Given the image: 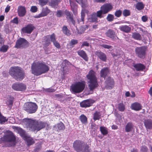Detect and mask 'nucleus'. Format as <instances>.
<instances>
[{
  "instance_id": "f257e3e1",
  "label": "nucleus",
  "mask_w": 152,
  "mask_h": 152,
  "mask_svg": "<svg viewBox=\"0 0 152 152\" xmlns=\"http://www.w3.org/2000/svg\"><path fill=\"white\" fill-rule=\"evenodd\" d=\"M32 73L36 76L47 73L49 69V66L45 63L38 61L34 62L31 66Z\"/></svg>"
},
{
  "instance_id": "f03ea898",
  "label": "nucleus",
  "mask_w": 152,
  "mask_h": 152,
  "mask_svg": "<svg viewBox=\"0 0 152 152\" xmlns=\"http://www.w3.org/2000/svg\"><path fill=\"white\" fill-rule=\"evenodd\" d=\"M47 123L40 121L28 119L27 121V127L31 130L39 131L44 128Z\"/></svg>"
},
{
  "instance_id": "7ed1b4c3",
  "label": "nucleus",
  "mask_w": 152,
  "mask_h": 152,
  "mask_svg": "<svg viewBox=\"0 0 152 152\" xmlns=\"http://www.w3.org/2000/svg\"><path fill=\"white\" fill-rule=\"evenodd\" d=\"M86 77L88 84V86L89 89L90 91H93L99 86L96 73L94 70H91L87 75Z\"/></svg>"
},
{
  "instance_id": "20e7f679",
  "label": "nucleus",
  "mask_w": 152,
  "mask_h": 152,
  "mask_svg": "<svg viewBox=\"0 0 152 152\" xmlns=\"http://www.w3.org/2000/svg\"><path fill=\"white\" fill-rule=\"evenodd\" d=\"M9 74L18 81L22 80L25 77V73L23 70L18 66L11 67L10 70Z\"/></svg>"
},
{
  "instance_id": "39448f33",
  "label": "nucleus",
  "mask_w": 152,
  "mask_h": 152,
  "mask_svg": "<svg viewBox=\"0 0 152 152\" xmlns=\"http://www.w3.org/2000/svg\"><path fill=\"white\" fill-rule=\"evenodd\" d=\"M37 109L38 106L36 104L31 102L25 103L23 106V110L30 114L35 113Z\"/></svg>"
},
{
  "instance_id": "423d86ee",
  "label": "nucleus",
  "mask_w": 152,
  "mask_h": 152,
  "mask_svg": "<svg viewBox=\"0 0 152 152\" xmlns=\"http://www.w3.org/2000/svg\"><path fill=\"white\" fill-rule=\"evenodd\" d=\"M113 6L110 4H104L101 7V10L97 11L98 16L99 18H101L104 17V14L108 13L112 10Z\"/></svg>"
},
{
  "instance_id": "0eeeda50",
  "label": "nucleus",
  "mask_w": 152,
  "mask_h": 152,
  "mask_svg": "<svg viewBox=\"0 0 152 152\" xmlns=\"http://www.w3.org/2000/svg\"><path fill=\"white\" fill-rule=\"evenodd\" d=\"M85 87V83L84 81L78 82L71 87L72 91L75 93H80L82 92Z\"/></svg>"
},
{
  "instance_id": "6e6552de",
  "label": "nucleus",
  "mask_w": 152,
  "mask_h": 152,
  "mask_svg": "<svg viewBox=\"0 0 152 152\" xmlns=\"http://www.w3.org/2000/svg\"><path fill=\"white\" fill-rule=\"evenodd\" d=\"M15 141V136L13 132H11L0 139V143H2L3 142L14 143Z\"/></svg>"
},
{
  "instance_id": "1a4fd4ad",
  "label": "nucleus",
  "mask_w": 152,
  "mask_h": 152,
  "mask_svg": "<svg viewBox=\"0 0 152 152\" xmlns=\"http://www.w3.org/2000/svg\"><path fill=\"white\" fill-rule=\"evenodd\" d=\"M147 49V47L145 46L136 47L135 48L136 56L141 59H144L145 57Z\"/></svg>"
},
{
  "instance_id": "9d476101",
  "label": "nucleus",
  "mask_w": 152,
  "mask_h": 152,
  "mask_svg": "<svg viewBox=\"0 0 152 152\" xmlns=\"http://www.w3.org/2000/svg\"><path fill=\"white\" fill-rule=\"evenodd\" d=\"M29 46V43L24 38H20L17 40L15 47L17 48L23 49Z\"/></svg>"
},
{
  "instance_id": "9b49d317",
  "label": "nucleus",
  "mask_w": 152,
  "mask_h": 152,
  "mask_svg": "<svg viewBox=\"0 0 152 152\" xmlns=\"http://www.w3.org/2000/svg\"><path fill=\"white\" fill-rule=\"evenodd\" d=\"M128 65L129 66H133L137 71H143L145 69V66L141 63L135 64L131 60L128 61Z\"/></svg>"
},
{
  "instance_id": "f8f14e48",
  "label": "nucleus",
  "mask_w": 152,
  "mask_h": 152,
  "mask_svg": "<svg viewBox=\"0 0 152 152\" xmlns=\"http://www.w3.org/2000/svg\"><path fill=\"white\" fill-rule=\"evenodd\" d=\"M84 145V142L80 140H75L73 143V146L77 152H82Z\"/></svg>"
},
{
  "instance_id": "ddd939ff",
  "label": "nucleus",
  "mask_w": 152,
  "mask_h": 152,
  "mask_svg": "<svg viewBox=\"0 0 152 152\" xmlns=\"http://www.w3.org/2000/svg\"><path fill=\"white\" fill-rule=\"evenodd\" d=\"M114 82L113 79L109 77L105 81V87L107 89H111L114 86Z\"/></svg>"
},
{
  "instance_id": "4468645a",
  "label": "nucleus",
  "mask_w": 152,
  "mask_h": 152,
  "mask_svg": "<svg viewBox=\"0 0 152 152\" xmlns=\"http://www.w3.org/2000/svg\"><path fill=\"white\" fill-rule=\"evenodd\" d=\"M12 88L16 91H23L26 89V86L24 84L15 83L12 84Z\"/></svg>"
},
{
  "instance_id": "2eb2a0df",
  "label": "nucleus",
  "mask_w": 152,
  "mask_h": 152,
  "mask_svg": "<svg viewBox=\"0 0 152 152\" xmlns=\"http://www.w3.org/2000/svg\"><path fill=\"white\" fill-rule=\"evenodd\" d=\"M105 35L107 37L110 38L113 40H115L117 39H118L117 36V34L114 30L109 29L105 33Z\"/></svg>"
},
{
  "instance_id": "dca6fc26",
  "label": "nucleus",
  "mask_w": 152,
  "mask_h": 152,
  "mask_svg": "<svg viewBox=\"0 0 152 152\" xmlns=\"http://www.w3.org/2000/svg\"><path fill=\"white\" fill-rule=\"evenodd\" d=\"M34 28L35 27L33 25L29 24L23 28L21 29V32L23 33L30 34Z\"/></svg>"
},
{
  "instance_id": "f3484780",
  "label": "nucleus",
  "mask_w": 152,
  "mask_h": 152,
  "mask_svg": "<svg viewBox=\"0 0 152 152\" xmlns=\"http://www.w3.org/2000/svg\"><path fill=\"white\" fill-rule=\"evenodd\" d=\"M95 53L97 57L99 58L102 61L104 62L106 61L107 57L104 53L100 50H98L96 51Z\"/></svg>"
},
{
  "instance_id": "a211bd4d",
  "label": "nucleus",
  "mask_w": 152,
  "mask_h": 152,
  "mask_svg": "<svg viewBox=\"0 0 152 152\" xmlns=\"http://www.w3.org/2000/svg\"><path fill=\"white\" fill-rule=\"evenodd\" d=\"M50 10L47 7L43 8L42 10L41 13L38 15L35 16V18H39L46 16L50 13Z\"/></svg>"
},
{
  "instance_id": "6ab92c4d",
  "label": "nucleus",
  "mask_w": 152,
  "mask_h": 152,
  "mask_svg": "<svg viewBox=\"0 0 152 152\" xmlns=\"http://www.w3.org/2000/svg\"><path fill=\"white\" fill-rule=\"evenodd\" d=\"M97 17L99 18L98 16L97 11L96 13L94 12L92 13L88 18L89 21L91 22L97 23L98 22Z\"/></svg>"
},
{
  "instance_id": "aec40b11",
  "label": "nucleus",
  "mask_w": 152,
  "mask_h": 152,
  "mask_svg": "<svg viewBox=\"0 0 152 152\" xmlns=\"http://www.w3.org/2000/svg\"><path fill=\"white\" fill-rule=\"evenodd\" d=\"M93 103L92 100L87 99L80 102V105L82 107L86 108L91 106Z\"/></svg>"
},
{
  "instance_id": "412c9836",
  "label": "nucleus",
  "mask_w": 152,
  "mask_h": 152,
  "mask_svg": "<svg viewBox=\"0 0 152 152\" xmlns=\"http://www.w3.org/2000/svg\"><path fill=\"white\" fill-rule=\"evenodd\" d=\"M110 71L108 68L105 67L102 69L100 72V76L104 79L109 73Z\"/></svg>"
},
{
  "instance_id": "4be33fe9",
  "label": "nucleus",
  "mask_w": 152,
  "mask_h": 152,
  "mask_svg": "<svg viewBox=\"0 0 152 152\" xmlns=\"http://www.w3.org/2000/svg\"><path fill=\"white\" fill-rule=\"evenodd\" d=\"M131 107L133 110L138 111L142 109V106L140 104L135 102L132 104Z\"/></svg>"
},
{
  "instance_id": "5701e85b",
  "label": "nucleus",
  "mask_w": 152,
  "mask_h": 152,
  "mask_svg": "<svg viewBox=\"0 0 152 152\" xmlns=\"http://www.w3.org/2000/svg\"><path fill=\"white\" fill-rule=\"evenodd\" d=\"M78 54L82 57L86 61H88V58L87 55L85 51L84 50H79L77 51Z\"/></svg>"
},
{
  "instance_id": "b1692460",
  "label": "nucleus",
  "mask_w": 152,
  "mask_h": 152,
  "mask_svg": "<svg viewBox=\"0 0 152 152\" xmlns=\"http://www.w3.org/2000/svg\"><path fill=\"white\" fill-rule=\"evenodd\" d=\"M70 4L73 13L75 15H76L77 13V5L74 2L71 1H70Z\"/></svg>"
},
{
  "instance_id": "393cba45",
  "label": "nucleus",
  "mask_w": 152,
  "mask_h": 152,
  "mask_svg": "<svg viewBox=\"0 0 152 152\" xmlns=\"http://www.w3.org/2000/svg\"><path fill=\"white\" fill-rule=\"evenodd\" d=\"M18 12L19 16H24L26 12L25 7L22 6L19 7L18 8Z\"/></svg>"
},
{
  "instance_id": "a878e982",
  "label": "nucleus",
  "mask_w": 152,
  "mask_h": 152,
  "mask_svg": "<svg viewBox=\"0 0 152 152\" xmlns=\"http://www.w3.org/2000/svg\"><path fill=\"white\" fill-rule=\"evenodd\" d=\"M144 124L146 129H152V120L151 119H145L144 121Z\"/></svg>"
},
{
  "instance_id": "bb28decb",
  "label": "nucleus",
  "mask_w": 152,
  "mask_h": 152,
  "mask_svg": "<svg viewBox=\"0 0 152 152\" xmlns=\"http://www.w3.org/2000/svg\"><path fill=\"white\" fill-rule=\"evenodd\" d=\"M135 8L138 11H140L143 10L145 7V5L142 2H137L134 4Z\"/></svg>"
},
{
  "instance_id": "cd10ccee",
  "label": "nucleus",
  "mask_w": 152,
  "mask_h": 152,
  "mask_svg": "<svg viewBox=\"0 0 152 152\" xmlns=\"http://www.w3.org/2000/svg\"><path fill=\"white\" fill-rule=\"evenodd\" d=\"M54 129L56 130L57 131L60 130H63L65 129V127L63 123L61 122L54 126Z\"/></svg>"
},
{
  "instance_id": "c85d7f7f",
  "label": "nucleus",
  "mask_w": 152,
  "mask_h": 152,
  "mask_svg": "<svg viewBox=\"0 0 152 152\" xmlns=\"http://www.w3.org/2000/svg\"><path fill=\"white\" fill-rule=\"evenodd\" d=\"M120 30L126 33H129L131 30V28L129 26L125 25L120 26L119 28Z\"/></svg>"
},
{
  "instance_id": "c756f323",
  "label": "nucleus",
  "mask_w": 152,
  "mask_h": 152,
  "mask_svg": "<svg viewBox=\"0 0 152 152\" xmlns=\"http://www.w3.org/2000/svg\"><path fill=\"white\" fill-rule=\"evenodd\" d=\"M134 125L132 122H128L125 126L126 132H128L132 131L133 129Z\"/></svg>"
},
{
  "instance_id": "7c9ffc66",
  "label": "nucleus",
  "mask_w": 152,
  "mask_h": 152,
  "mask_svg": "<svg viewBox=\"0 0 152 152\" xmlns=\"http://www.w3.org/2000/svg\"><path fill=\"white\" fill-rule=\"evenodd\" d=\"M16 129L17 130L18 133L24 139L27 137V135L26 134L25 132L22 129L20 128L17 127Z\"/></svg>"
},
{
  "instance_id": "2f4dec72",
  "label": "nucleus",
  "mask_w": 152,
  "mask_h": 152,
  "mask_svg": "<svg viewBox=\"0 0 152 152\" xmlns=\"http://www.w3.org/2000/svg\"><path fill=\"white\" fill-rule=\"evenodd\" d=\"M132 37L137 40H140L142 39L141 35L138 33L133 32L132 34Z\"/></svg>"
},
{
  "instance_id": "473e14b6",
  "label": "nucleus",
  "mask_w": 152,
  "mask_h": 152,
  "mask_svg": "<svg viewBox=\"0 0 152 152\" xmlns=\"http://www.w3.org/2000/svg\"><path fill=\"white\" fill-rule=\"evenodd\" d=\"M100 130L101 133L104 136L107 135L108 133L107 129L103 126H101L100 127Z\"/></svg>"
},
{
  "instance_id": "72a5a7b5",
  "label": "nucleus",
  "mask_w": 152,
  "mask_h": 152,
  "mask_svg": "<svg viewBox=\"0 0 152 152\" xmlns=\"http://www.w3.org/2000/svg\"><path fill=\"white\" fill-rule=\"evenodd\" d=\"M54 96V97L56 98L58 100L61 102H63L65 100L64 96L62 94H55Z\"/></svg>"
},
{
  "instance_id": "f704fd0d",
  "label": "nucleus",
  "mask_w": 152,
  "mask_h": 152,
  "mask_svg": "<svg viewBox=\"0 0 152 152\" xmlns=\"http://www.w3.org/2000/svg\"><path fill=\"white\" fill-rule=\"evenodd\" d=\"M62 31L63 33L67 36H69L71 34L70 30L68 29L66 26H65L63 27Z\"/></svg>"
},
{
  "instance_id": "c9c22d12",
  "label": "nucleus",
  "mask_w": 152,
  "mask_h": 152,
  "mask_svg": "<svg viewBox=\"0 0 152 152\" xmlns=\"http://www.w3.org/2000/svg\"><path fill=\"white\" fill-rule=\"evenodd\" d=\"M79 119L83 124H86L87 123V118L84 115H81L80 116Z\"/></svg>"
},
{
  "instance_id": "e433bc0d",
  "label": "nucleus",
  "mask_w": 152,
  "mask_h": 152,
  "mask_svg": "<svg viewBox=\"0 0 152 152\" xmlns=\"http://www.w3.org/2000/svg\"><path fill=\"white\" fill-rule=\"evenodd\" d=\"M93 119L94 121L99 120L101 118V115L99 112L96 111L93 114Z\"/></svg>"
},
{
  "instance_id": "4c0bfd02",
  "label": "nucleus",
  "mask_w": 152,
  "mask_h": 152,
  "mask_svg": "<svg viewBox=\"0 0 152 152\" xmlns=\"http://www.w3.org/2000/svg\"><path fill=\"white\" fill-rule=\"evenodd\" d=\"M64 13L66 15V18L68 20L71 18L72 17H73V14L71 12H69L67 10H65L64 11Z\"/></svg>"
},
{
  "instance_id": "58836bf2",
  "label": "nucleus",
  "mask_w": 152,
  "mask_h": 152,
  "mask_svg": "<svg viewBox=\"0 0 152 152\" xmlns=\"http://www.w3.org/2000/svg\"><path fill=\"white\" fill-rule=\"evenodd\" d=\"M62 0H52L50 3V5L53 7L57 6Z\"/></svg>"
},
{
  "instance_id": "ea45409f",
  "label": "nucleus",
  "mask_w": 152,
  "mask_h": 152,
  "mask_svg": "<svg viewBox=\"0 0 152 152\" xmlns=\"http://www.w3.org/2000/svg\"><path fill=\"white\" fill-rule=\"evenodd\" d=\"M24 140L26 141L28 145H30L34 144V142L33 139L28 136H27V137L26 139H24Z\"/></svg>"
},
{
  "instance_id": "a19ab883",
  "label": "nucleus",
  "mask_w": 152,
  "mask_h": 152,
  "mask_svg": "<svg viewBox=\"0 0 152 152\" xmlns=\"http://www.w3.org/2000/svg\"><path fill=\"white\" fill-rule=\"evenodd\" d=\"M118 109L121 112H123L125 109V105L123 103H120L118 105Z\"/></svg>"
},
{
  "instance_id": "79ce46f5",
  "label": "nucleus",
  "mask_w": 152,
  "mask_h": 152,
  "mask_svg": "<svg viewBox=\"0 0 152 152\" xmlns=\"http://www.w3.org/2000/svg\"><path fill=\"white\" fill-rule=\"evenodd\" d=\"M85 16L84 12L82 11L81 12V18H78L77 19V22L78 23H80L82 22H83V23H84Z\"/></svg>"
},
{
  "instance_id": "37998d69",
  "label": "nucleus",
  "mask_w": 152,
  "mask_h": 152,
  "mask_svg": "<svg viewBox=\"0 0 152 152\" xmlns=\"http://www.w3.org/2000/svg\"><path fill=\"white\" fill-rule=\"evenodd\" d=\"M7 119L4 117L0 113V124H4L5 122L7 121Z\"/></svg>"
},
{
  "instance_id": "c03bdc74",
  "label": "nucleus",
  "mask_w": 152,
  "mask_h": 152,
  "mask_svg": "<svg viewBox=\"0 0 152 152\" xmlns=\"http://www.w3.org/2000/svg\"><path fill=\"white\" fill-rule=\"evenodd\" d=\"M64 11L63 10H58L57 11L56 16L57 17L60 18L63 16Z\"/></svg>"
},
{
  "instance_id": "a18cd8bd",
  "label": "nucleus",
  "mask_w": 152,
  "mask_h": 152,
  "mask_svg": "<svg viewBox=\"0 0 152 152\" xmlns=\"http://www.w3.org/2000/svg\"><path fill=\"white\" fill-rule=\"evenodd\" d=\"M84 149L83 150V152H91V149L90 148L89 146L86 144H84Z\"/></svg>"
},
{
  "instance_id": "49530a36",
  "label": "nucleus",
  "mask_w": 152,
  "mask_h": 152,
  "mask_svg": "<svg viewBox=\"0 0 152 152\" xmlns=\"http://www.w3.org/2000/svg\"><path fill=\"white\" fill-rule=\"evenodd\" d=\"M122 13L123 16L125 17L129 16L131 14L130 11L129 10L126 9L124 10Z\"/></svg>"
},
{
  "instance_id": "de8ad7c7",
  "label": "nucleus",
  "mask_w": 152,
  "mask_h": 152,
  "mask_svg": "<svg viewBox=\"0 0 152 152\" xmlns=\"http://www.w3.org/2000/svg\"><path fill=\"white\" fill-rule=\"evenodd\" d=\"M88 28V26L85 25L81 26L80 28V34L83 33L85 30L87 29Z\"/></svg>"
},
{
  "instance_id": "09e8293b",
  "label": "nucleus",
  "mask_w": 152,
  "mask_h": 152,
  "mask_svg": "<svg viewBox=\"0 0 152 152\" xmlns=\"http://www.w3.org/2000/svg\"><path fill=\"white\" fill-rule=\"evenodd\" d=\"M48 1V0H39V4L42 7L46 5Z\"/></svg>"
},
{
  "instance_id": "8fccbe9b",
  "label": "nucleus",
  "mask_w": 152,
  "mask_h": 152,
  "mask_svg": "<svg viewBox=\"0 0 152 152\" xmlns=\"http://www.w3.org/2000/svg\"><path fill=\"white\" fill-rule=\"evenodd\" d=\"M108 21L111 22L114 19V16L113 15L111 14H108L106 18Z\"/></svg>"
},
{
  "instance_id": "3c124183",
  "label": "nucleus",
  "mask_w": 152,
  "mask_h": 152,
  "mask_svg": "<svg viewBox=\"0 0 152 152\" xmlns=\"http://www.w3.org/2000/svg\"><path fill=\"white\" fill-rule=\"evenodd\" d=\"M78 40L76 39H72L69 43V45L73 47V45L77 44L78 43Z\"/></svg>"
},
{
  "instance_id": "603ef678",
  "label": "nucleus",
  "mask_w": 152,
  "mask_h": 152,
  "mask_svg": "<svg viewBox=\"0 0 152 152\" xmlns=\"http://www.w3.org/2000/svg\"><path fill=\"white\" fill-rule=\"evenodd\" d=\"M8 48L7 45H4L0 49V51L3 52H5L7 51Z\"/></svg>"
},
{
  "instance_id": "864d4df0",
  "label": "nucleus",
  "mask_w": 152,
  "mask_h": 152,
  "mask_svg": "<svg viewBox=\"0 0 152 152\" xmlns=\"http://www.w3.org/2000/svg\"><path fill=\"white\" fill-rule=\"evenodd\" d=\"M122 14V11L121 10H116L115 13V16L117 17H120Z\"/></svg>"
},
{
  "instance_id": "5fc2aeb1",
  "label": "nucleus",
  "mask_w": 152,
  "mask_h": 152,
  "mask_svg": "<svg viewBox=\"0 0 152 152\" xmlns=\"http://www.w3.org/2000/svg\"><path fill=\"white\" fill-rule=\"evenodd\" d=\"M45 43H44V45L46 46H48L50 43V40L49 38L48 37H46L45 38Z\"/></svg>"
},
{
  "instance_id": "6e6d98bb",
  "label": "nucleus",
  "mask_w": 152,
  "mask_h": 152,
  "mask_svg": "<svg viewBox=\"0 0 152 152\" xmlns=\"http://www.w3.org/2000/svg\"><path fill=\"white\" fill-rule=\"evenodd\" d=\"M14 99V98L12 96H10V99L7 101L8 103L7 104L9 105L12 106L13 104V102Z\"/></svg>"
},
{
  "instance_id": "4d7b16f0",
  "label": "nucleus",
  "mask_w": 152,
  "mask_h": 152,
  "mask_svg": "<svg viewBox=\"0 0 152 152\" xmlns=\"http://www.w3.org/2000/svg\"><path fill=\"white\" fill-rule=\"evenodd\" d=\"M148 149L147 147L145 145L142 146L140 149L141 152H147Z\"/></svg>"
},
{
  "instance_id": "13d9d810",
  "label": "nucleus",
  "mask_w": 152,
  "mask_h": 152,
  "mask_svg": "<svg viewBox=\"0 0 152 152\" xmlns=\"http://www.w3.org/2000/svg\"><path fill=\"white\" fill-rule=\"evenodd\" d=\"M50 38L51 41L52 42H53L56 41V36L54 33L53 34L50 36Z\"/></svg>"
},
{
  "instance_id": "bf43d9fd",
  "label": "nucleus",
  "mask_w": 152,
  "mask_h": 152,
  "mask_svg": "<svg viewBox=\"0 0 152 152\" xmlns=\"http://www.w3.org/2000/svg\"><path fill=\"white\" fill-rule=\"evenodd\" d=\"M114 115L115 117L118 119L119 121H120V120H121L122 119V116H121L119 114H118L117 112H114Z\"/></svg>"
},
{
  "instance_id": "052dcab7",
  "label": "nucleus",
  "mask_w": 152,
  "mask_h": 152,
  "mask_svg": "<svg viewBox=\"0 0 152 152\" xmlns=\"http://www.w3.org/2000/svg\"><path fill=\"white\" fill-rule=\"evenodd\" d=\"M37 10V8L36 6H32L31 8L30 11L32 12H35Z\"/></svg>"
},
{
  "instance_id": "680f3d73",
  "label": "nucleus",
  "mask_w": 152,
  "mask_h": 152,
  "mask_svg": "<svg viewBox=\"0 0 152 152\" xmlns=\"http://www.w3.org/2000/svg\"><path fill=\"white\" fill-rule=\"evenodd\" d=\"M53 43L54 46L57 48L59 49L60 48V45L59 43L56 40Z\"/></svg>"
},
{
  "instance_id": "e2e57ef3",
  "label": "nucleus",
  "mask_w": 152,
  "mask_h": 152,
  "mask_svg": "<svg viewBox=\"0 0 152 152\" xmlns=\"http://www.w3.org/2000/svg\"><path fill=\"white\" fill-rule=\"evenodd\" d=\"M45 91L48 92H53L55 91V90L51 88H46L45 90Z\"/></svg>"
},
{
  "instance_id": "0e129e2a",
  "label": "nucleus",
  "mask_w": 152,
  "mask_h": 152,
  "mask_svg": "<svg viewBox=\"0 0 152 152\" xmlns=\"http://www.w3.org/2000/svg\"><path fill=\"white\" fill-rule=\"evenodd\" d=\"M102 46L103 48H107V49H111L112 48V46L109 45H107L103 44L102 45Z\"/></svg>"
},
{
  "instance_id": "69168bd1",
  "label": "nucleus",
  "mask_w": 152,
  "mask_h": 152,
  "mask_svg": "<svg viewBox=\"0 0 152 152\" xmlns=\"http://www.w3.org/2000/svg\"><path fill=\"white\" fill-rule=\"evenodd\" d=\"M89 45V44L87 41H84L83 42L82 44L81 45V47H83L84 46L88 47Z\"/></svg>"
},
{
  "instance_id": "338daca9",
  "label": "nucleus",
  "mask_w": 152,
  "mask_h": 152,
  "mask_svg": "<svg viewBox=\"0 0 152 152\" xmlns=\"http://www.w3.org/2000/svg\"><path fill=\"white\" fill-rule=\"evenodd\" d=\"M68 20H69V21H70V22H71L72 23V24L74 26H75V21L74 20V19H73V17H72V18H70V19H68Z\"/></svg>"
},
{
  "instance_id": "774afa93",
  "label": "nucleus",
  "mask_w": 152,
  "mask_h": 152,
  "mask_svg": "<svg viewBox=\"0 0 152 152\" xmlns=\"http://www.w3.org/2000/svg\"><path fill=\"white\" fill-rule=\"evenodd\" d=\"M12 22L13 23L18 24V18L16 17L12 20Z\"/></svg>"
}]
</instances>
